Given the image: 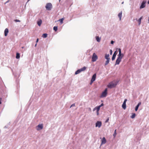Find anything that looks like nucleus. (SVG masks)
Listing matches in <instances>:
<instances>
[{
	"label": "nucleus",
	"instance_id": "obj_1",
	"mask_svg": "<svg viewBox=\"0 0 149 149\" xmlns=\"http://www.w3.org/2000/svg\"><path fill=\"white\" fill-rule=\"evenodd\" d=\"M86 69V67L85 66H84L83 68L76 71L75 72V74H77L80 73L81 72L84 71Z\"/></svg>",
	"mask_w": 149,
	"mask_h": 149
},
{
	"label": "nucleus",
	"instance_id": "obj_2",
	"mask_svg": "<svg viewBox=\"0 0 149 149\" xmlns=\"http://www.w3.org/2000/svg\"><path fill=\"white\" fill-rule=\"evenodd\" d=\"M45 8L47 9L48 10H51L52 8V5L51 3H47L45 6Z\"/></svg>",
	"mask_w": 149,
	"mask_h": 149
},
{
	"label": "nucleus",
	"instance_id": "obj_3",
	"mask_svg": "<svg viewBox=\"0 0 149 149\" xmlns=\"http://www.w3.org/2000/svg\"><path fill=\"white\" fill-rule=\"evenodd\" d=\"M98 57L96 55L95 53H94L93 54L92 58V61L93 62H95L96 61Z\"/></svg>",
	"mask_w": 149,
	"mask_h": 149
},
{
	"label": "nucleus",
	"instance_id": "obj_4",
	"mask_svg": "<svg viewBox=\"0 0 149 149\" xmlns=\"http://www.w3.org/2000/svg\"><path fill=\"white\" fill-rule=\"evenodd\" d=\"M43 126L42 124H39L36 127V128L37 130L39 131L42 129L43 128Z\"/></svg>",
	"mask_w": 149,
	"mask_h": 149
},
{
	"label": "nucleus",
	"instance_id": "obj_5",
	"mask_svg": "<svg viewBox=\"0 0 149 149\" xmlns=\"http://www.w3.org/2000/svg\"><path fill=\"white\" fill-rule=\"evenodd\" d=\"M107 94V89L106 88L103 91L101 95V97H106Z\"/></svg>",
	"mask_w": 149,
	"mask_h": 149
},
{
	"label": "nucleus",
	"instance_id": "obj_6",
	"mask_svg": "<svg viewBox=\"0 0 149 149\" xmlns=\"http://www.w3.org/2000/svg\"><path fill=\"white\" fill-rule=\"evenodd\" d=\"M116 84L112 82L108 85V87L110 88H112L116 86Z\"/></svg>",
	"mask_w": 149,
	"mask_h": 149
},
{
	"label": "nucleus",
	"instance_id": "obj_7",
	"mask_svg": "<svg viewBox=\"0 0 149 149\" xmlns=\"http://www.w3.org/2000/svg\"><path fill=\"white\" fill-rule=\"evenodd\" d=\"M102 125V122L100 121H97L95 123V127L100 128Z\"/></svg>",
	"mask_w": 149,
	"mask_h": 149
},
{
	"label": "nucleus",
	"instance_id": "obj_8",
	"mask_svg": "<svg viewBox=\"0 0 149 149\" xmlns=\"http://www.w3.org/2000/svg\"><path fill=\"white\" fill-rule=\"evenodd\" d=\"M146 1H143L142 3L140 6V8L141 9L144 8L146 6Z\"/></svg>",
	"mask_w": 149,
	"mask_h": 149
},
{
	"label": "nucleus",
	"instance_id": "obj_9",
	"mask_svg": "<svg viewBox=\"0 0 149 149\" xmlns=\"http://www.w3.org/2000/svg\"><path fill=\"white\" fill-rule=\"evenodd\" d=\"M118 50L119 51V54L118 55V57L117 58L121 60L123 58V57H121L120 55V49L119 48Z\"/></svg>",
	"mask_w": 149,
	"mask_h": 149
},
{
	"label": "nucleus",
	"instance_id": "obj_10",
	"mask_svg": "<svg viewBox=\"0 0 149 149\" xmlns=\"http://www.w3.org/2000/svg\"><path fill=\"white\" fill-rule=\"evenodd\" d=\"M106 142V140L104 137H103L102 140L101 144H104Z\"/></svg>",
	"mask_w": 149,
	"mask_h": 149
},
{
	"label": "nucleus",
	"instance_id": "obj_11",
	"mask_svg": "<svg viewBox=\"0 0 149 149\" xmlns=\"http://www.w3.org/2000/svg\"><path fill=\"white\" fill-rule=\"evenodd\" d=\"M121 61V60L117 58L116 61V62L115 65H118L120 63V62Z\"/></svg>",
	"mask_w": 149,
	"mask_h": 149
},
{
	"label": "nucleus",
	"instance_id": "obj_12",
	"mask_svg": "<svg viewBox=\"0 0 149 149\" xmlns=\"http://www.w3.org/2000/svg\"><path fill=\"white\" fill-rule=\"evenodd\" d=\"M100 107L99 106L95 107L94 109H93V111H95V110H96L97 112H99Z\"/></svg>",
	"mask_w": 149,
	"mask_h": 149
},
{
	"label": "nucleus",
	"instance_id": "obj_13",
	"mask_svg": "<svg viewBox=\"0 0 149 149\" xmlns=\"http://www.w3.org/2000/svg\"><path fill=\"white\" fill-rule=\"evenodd\" d=\"M141 102H139L138 103V104L136 106V107L135 108V111H137V110L138 109V108H139V106L140 105H141Z\"/></svg>",
	"mask_w": 149,
	"mask_h": 149
},
{
	"label": "nucleus",
	"instance_id": "obj_14",
	"mask_svg": "<svg viewBox=\"0 0 149 149\" xmlns=\"http://www.w3.org/2000/svg\"><path fill=\"white\" fill-rule=\"evenodd\" d=\"M122 12L121 11L118 15V16L119 18L120 21L121 19V17H122Z\"/></svg>",
	"mask_w": 149,
	"mask_h": 149
},
{
	"label": "nucleus",
	"instance_id": "obj_15",
	"mask_svg": "<svg viewBox=\"0 0 149 149\" xmlns=\"http://www.w3.org/2000/svg\"><path fill=\"white\" fill-rule=\"evenodd\" d=\"M96 74H94L92 76V79H91V80H93L94 81L96 79Z\"/></svg>",
	"mask_w": 149,
	"mask_h": 149
},
{
	"label": "nucleus",
	"instance_id": "obj_16",
	"mask_svg": "<svg viewBox=\"0 0 149 149\" xmlns=\"http://www.w3.org/2000/svg\"><path fill=\"white\" fill-rule=\"evenodd\" d=\"M8 33V30L7 28L5 29L4 31V35L5 36H6Z\"/></svg>",
	"mask_w": 149,
	"mask_h": 149
},
{
	"label": "nucleus",
	"instance_id": "obj_17",
	"mask_svg": "<svg viewBox=\"0 0 149 149\" xmlns=\"http://www.w3.org/2000/svg\"><path fill=\"white\" fill-rule=\"evenodd\" d=\"M42 23V20L41 19H39V20L37 21V24L39 26H40Z\"/></svg>",
	"mask_w": 149,
	"mask_h": 149
},
{
	"label": "nucleus",
	"instance_id": "obj_18",
	"mask_svg": "<svg viewBox=\"0 0 149 149\" xmlns=\"http://www.w3.org/2000/svg\"><path fill=\"white\" fill-rule=\"evenodd\" d=\"M109 54H105V58L107 60H110V58L109 57Z\"/></svg>",
	"mask_w": 149,
	"mask_h": 149
},
{
	"label": "nucleus",
	"instance_id": "obj_19",
	"mask_svg": "<svg viewBox=\"0 0 149 149\" xmlns=\"http://www.w3.org/2000/svg\"><path fill=\"white\" fill-rule=\"evenodd\" d=\"M122 107L124 109H125L126 108V104L125 103H123L122 105Z\"/></svg>",
	"mask_w": 149,
	"mask_h": 149
},
{
	"label": "nucleus",
	"instance_id": "obj_20",
	"mask_svg": "<svg viewBox=\"0 0 149 149\" xmlns=\"http://www.w3.org/2000/svg\"><path fill=\"white\" fill-rule=\"evenodd\" d=\"M142 18H143V17H140V18L138 20V22H139L138 24L139 25H140V24H141V20L142 19Z\"/></svg>",
	"mask_w": 149,
	"mask_h": 149
},
{
	"label": "nucleus",
	"instance_id": "obj_21",
	"mask_svg": "<svg viewBox=\"0 0 149 149\" xmlns=\"http://www.w3.org/2000/svg\"><path fill=\"white\" fill-rule=\"evenodd\" d=\"M16 58L17 59H18L20 58V54L19 53H17L16 54Z\"/></svg>",
	"mask_w": 149,
	"mask_h": 149
},
{
	"label": "nucleus",
	"instance_id": "obj_22",
	"mask_svg": "<svg viewBox=\"0 0 149 149\" xmlns=\"http://www.w3.org/2000/svg\"><path fill=\"white\" fill-rule=\"evenodd\" d=\"M110 60H107V61H105L104 64L105 66L107 65L109 63Z\"/></svg>",
	"mask_w": 149,
	"mask_h": 149
},
{
	"label": "nucleus",
	"instance_id": "obj_23",
	"mask_svg": "<svg viewBox=\"0 0 149 149\" xmlns=\"http://www.w3.org/2000/svg\"><path fill=\"white\" fill-rule=\"evenodd\" d=\"M136 116V114L135 113H133L132 115L130 116V117L132 118H134Z\"/></svg>",
	"mask_w": 149,
	"mask_h": 149
},
{
	"label": "nucleus",
	"instance_id": "obj_24",
	"mask_svg": "<svg viewBox=\"0 0 149 149\" xmlns=\"http://www.w3.org/2000/svg\"><path fill=\"white\" fill-rule=\"evenodd\" d=\"M47 33H44L42 35V37L44 38H46L47 37Z\"/></svg>",
	"mask_w": 149,
	"mask_h": 149
},
{
	"label": "nucleus",
	"instance_id": "obj_25",
	"mask_svg": "<svg viewBox=\"0 0 149 149\" xmlns=\"http://www.w3.org/2000/svg\"><path fill=\"white\" fill-rule=\"evenodd\" d=\"M96 40L97 42H100V39L99 38V37L97 36L96 38Z\"/></svg>",
	"mask_w": 149,
	"mask_h": 149
},
{
	"label": "nucleus",
	"instance_id": "obj_26",
	"mask_svg": "<svg viewBox=\"0 0 149 149\" xmlns=\"http://www.w3.org/2000/svg\"><path fill=\"white\" fill-rule=\"evenodd\" d=\"M57 26H55L53 28V29L55 31H57Z\"/></svg>",
	"mask_w": 149,
	"mask_h": 149
},
{
	"label": "nucleus",
	"instance_id": "obj_27",
	"mask_svg": "<svg viewBox=\"0 0 149 149\" xmlns=\"http://www.w3.org/2000/svg\"><path fill=\"white\" fill-rule=\"evenodd\" d=\"M63 20L64 19L63 18H62L61 19H60L58 21H59L61 23H62L63 22Z\"/></svg>",
	"mask_w": 149,
	"mask_h": 149
},
{
	"label": "nucleus",
	"instance_id": "obj_28",
	"mask_svg": "<svg viewBox=\"0 0 149 149\" xmlns=\"http://www.w3.org/2000/svg\"><path fill=\"white\" fill-rule=\"evenodd\" d=\"M116 55H113V56L112 58V61L114 60L115 59V58H116Z\"/></svg>",
	"mask_w": 149,
	"mask_h": 149
},
{
	"label": "nucleus",
	"instance_id": "obj_29",
	"mask_svg": "<svg viewBox=\"0 0 149 149\" xmlns=\"http://www.w3.org/2000/svg\"><path fill=\"white\" fill-rule=\"evenodd\" d=\"M116 130H115L114 131V133L113 134V135L114 137H115L116 135Z\"/></svg>",
	"mask_w": 149,
	"mask_h": 149
},
{
	"label": "nucleus",
	"instance_id": "obj_30",
	"mask_svg": "<svg viewBox=\"0 0 149 149\" xmlns=\"http://www.w3.org/2000/svg\"><path fill=\"white\" fill-rule=\"evenodd\" d=\"M14 21L15 22H20V20H18V19H15L14 20Z\"/></svg>",
	"mask_w": 149,
	"mask_h": 149
},
{
	"label": "nucleus",
	"instance_id": "obj_31",
	"mask_svg": "<svg viewBox=\"0 0 149 149\" xmlns=\"http://www.w3.org/2000/svg\"><path fill=\"white\" fill-rule=\"evenodd\" d=\"M120 55L123 58L124 56V55L123 54L121 53V49H120Z\"/></svg>",
	"mask_w": 149,
	"mask_h": 149
},
{
	"label": "nucleus",
	"instance_id": "obj_32",
	"mask_svg": "<svg viewBox=\"0 0 149 149\" xmlns=\"http://www.w3.org/2000/svg\"><path fill=\"white\" fill-rule=\"evenodd\" d=\"M117 50H116V51H115L114 53H113V55H116V56L117 54Z\"/></svg>",
	"mask_w": 149,
	"mask_h": 149
},
{
	"label": "nucleus",
	"instance_id": "obj_33",
	"mask_svg": "<svg viewBox=\"0 0 149 149\" xmlns=\"http://www.w3.org/2000/svg\"><path fill=\"white\" fill-rule=\"evenodd\" d=\"M110 55H111L112 53V51L111 49L110 50Z\"/></svg>",
	"mask_w": 149,
	"mask_h": 149
},
{
	"label": "nucleus",
	"instance_id": "obj_34",
	"mask_svg": "<svg viewBox=\"0 0 149 149\" xmlns=\"http://www.w3.org/2000/svg\"><path fill=\"white\" fill-rule=\"evenodd\" d=\"M75 106V104H72L70 106V108L71 107H74Z\"/></svg>",
	"mask_w": 149,
	"mask_h": 149
},
{
	"label": "nucleus",
	"instance_id": "obj_35",
	"mask_svg": "<svg viewBox=\"0 0 149 149\" xmlns=\"http://www.w3.org/2000/svg\"><path fill=\"white\" fill-rule=\"evenodd\" d=\"M104 105V104L103 103L101 104L99 106V107L100 108L101 107L103 106Z\"/></svg>",
	"mask_w": 149,
	"mask_h": 149
},
{
	"label": "nucleus",
	"instance_id": "obj_36",
	"mask_svg": "<svg viewBox=\"0 0 149 149\" xmlns=\"http://www.w3.org/2000/svg\"><path fill=\"white\" fill-rule=\"evenodd\" d=\"M127 99H125L124 101V102L123 103H125L126 104V101H127Z\"/></svg>",
	"mask_w": 149,
	"mask_h": 149
},
{
	"label": "nucleus",
	"instance_id": "obj_37",
	"mask_svg": "<svg viewBox=\"0 0 149 149\" xmlns=\"http://www.w3.org/2000/svg\"><path fill=\"white\" fill-rule=\"evenodd\" d=\"M93 81H94L93 80H91V82L90 83V84H92Z\"/></svg>",
	"mask_w": 149,
	"mask_h": 149
},
{
	"label": "nucleus",
	"instance_id": "obj_38",
	"mask_svg": "<svg viewBox=\"0 0 149 149\" xmlns=\"http://www.w3.org/2000/svg\"><path fill=\"white\" fill-rule=\"evenodd\" d=\"M109 120V118H108L105 121V123H107L108 122V121Z\"/></svg>",
	"mask_w": 149,
	"mask_h": 149
},
{
	"label": "nucleus",
	"instance_id": "obj_39",
	"mask_svg": "<svg viewBox=\"0 0 149 149\" xmlns=\"http://www.w3.org/2000/svg\"><path fill=\"white\" fill-rule=\"evenodd\" d=\"M10 1V0H8L7 1H6L5 3V4H6V3H8V2H9Z\"/></svg>",
	"mask_w": 149,
	"mask_h": 149
},
{
	"label": "nucleus",
	"instance_id": "obj_40",
	"mask_svg": "<svg viewBox=\"0 0 149 149\" xmlns=\"http://www.w3.org/2000/svg\"><path fill=\"white\" fill-rule=\"evenodd\" d=\"M114 41H113V40H112V41H111V44H113V43H114Z\"/></svg>",
	"mask_w": 149,
	"mask_h": 149
},
{
	"label": "nucleus",
	"instance_id": "obj_41",
	"mask_svg": "<svg viewBox=\"0 0 149 149\" xmlns=\"http://www.w3.org/2000/svg\"><path fill=\"white\" fill-rule=\"evenodd\" d=\"M38 40H39V39L38 38H37V40H36V43L38 42Z\"/></svg>",
	"mask_w": 149,
	"mask_h": 149
},
{
	"label": "nucleus",
	"instance_id": "obj_42",
	"mask_svg": "<svg viewBox=\"0 0 149 149\" xmlns=\"http://www.w3.org/2000/svg\"><path fill=\"white\" fill-rule=\"evenodd\" d=\"M0 99H1V98ZM1 104V100H0V104Z\"/></svg>",
	"mask_w": 149,
	"mask_h": 149
},
{
	"label": "nucleus",
	"instance_id": "obj_43",
	"mask_svg": "<svg viewBox=\"0 0 149 149\" xmlns=\"http://www.w3.org/2000/svg\"><path fill=\"white\" fill-rule=\"evenodd\" d=\"M97 115H98L99 114V112H97Z\"/></svg>",
	"mask_w": 149,
	"mask_h": 149
},
{
	"label": "nucleus",
	"instance_id": "obj_44",
	"mask_svg": "<svg viewBox=\"0 0 149 149\" xmlns=\"http://www.w3.org/2000/svg\"><path fill=\"white\" fill-rule=\"evenodd\" d=\"M37 43H36V44H35V47H36V46H37Z\"/></svg>",
	"mask_w": 149,
	"mask_h": 149
},
{
	"label": "nucleus",
	"instance_id": "obj_45",
	"mask_svg": "<svg viewBox=\"0 0 149 149\" xmlns=\"http://www.w3.org/2000/svg\"><path fill=\"white\" fill-rule=\"evenodd\" d=\"M148 3L149 4V0H148Z\"/></svg>",
	"mask_w": 149,
	"mask_h": 149
},
{
	"label": "nucleus",
	"instance_id": "obj_46",
	"mask_svg": "<svg viewBox=\"0 0 149 149\" xmlns=\"http://www.w3.org/2000/svg\"><path fill=\"white\" fill-rule=\"evenodd\" d=\"M22 49H23V48H24V47H22Z\"/></svg>",
	"mask_w": 149,
	"mask_h": 149
},
{
	"label": "nucleus",
	"instance_id": "obj_47",
	"mask_svg": "<svg viewBox=\"0 0 149 149\" xmlns=\"http://www.w3.org/2000/svg\"><path fill=\"white\" fill-rule=\"evenodd\" d=\"M148 22H149V17H148Z\"/></svg>",
	"mask_w": 149,
	"mask_h": 149
},
{
	"label": "nucleus",
	"instance_id": "obj_48",
	"mask_svg": "<svg viewBox=\"0 0 149 149\" xmlns=\"http://www.w3.org/2000/svg\"><path fill=\"white\" fill-rule=\"evenodd\" d=\"M123 3H124V2H123H123L122 3V4H123Z\"/></svg>",
	"mask_w": 149,
	"mask_h": 149
},
{
	"label": "nucleus",
	"instance_id": "obj_49",
	"mask_svg": "<svg viewBox=\"0 0 149 149\" xmlns=\"http://www.w3.org/2000/svg\"><path fill=\"white\" fill-rule=\"evenodd\" d=\"M89 110H91V109L90 108H89Z\"/></svg>",
	"mask_w": 149,
	"mask_h": 149
},
{
	"label": "nucleus",
	"instance_id": "obj_50",
	"mask_svg": "<svg viewBox=\"0 0 149 149\" xmlns=\"http://www.w3.org/2000/svg\"><path fill=\"white\" fill-rule=\"evenodd\" d=\"M29 0H29L28 1H29Z\"/></svg>",
	"mask_w": 149,
	"mask_h": 149
},
{
	"label": "nucleus",
	"instance_id": "obj_51",
	"mask_svg": "<svg viewBox=\"0 0 149 149\" xmlns=\"http://www.w3.org/2000/svg\"><path fill=\"white\" fill-rule=\"evenodd\" d=\"M61 0H59V1H60Z\"/></svg>",
	"mask_w": 149,
	"mask_h": 149
}]
</instances>
